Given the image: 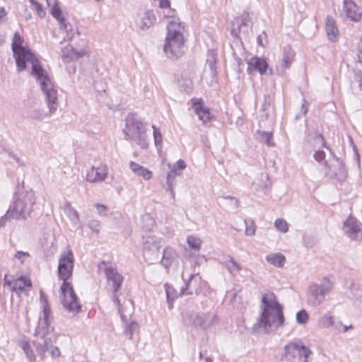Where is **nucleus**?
<instances>
[{
    "instance_id": "nucleus-62",
    "label": "nucleus",
    "mask_w": 362,
    "mask_h": 362,
    "mask_svg": "<svg viewBox=\"0 0 362 362\" xmlns=\"http://www.w3.org/2000/svg\"><path fill=\"white\" fill-rule=\"evenodd\" d=\"M301 110L303 111V115H305L308 112V107L306 105V101L304 100V103L302 105Z\"/></svg>"
},
{
    "instance_id": "nucleus-44",
    "label": "nucleus",
    "mask_w": 362,
    "mask_h": 362,
    "mask_svg": "<svg viewBox=\"0 0 362 362\" xmlns=\"http://www.w3.org/2000/svg\"><path fill=\"white\" fill-rule=\"evenodd\" d=\"M175 171V169H173L168 174V176H167V185H168V187H167V191H169L170 195H171V197L173 199H175V192L173 190V180H171V177H172V174L174 173Z\"/></svg>"
},
{
    "instance_id": "nucleus-40",
    "label": "nucleus",
    "mask_w": 362,
    "mask_h": 362,
    "mask_svg": "<svg viewBox=\"0 0 362 362\" xmlns=\"http://www.w3.org/2000/svg\"><path fill=\"white\" fill-rule=\"evenodd\" d=\"M59 29L63 33H66V35L64 37V40H71L74 37V31L72 29L71 25L66 22V21H64V27H62L61 25H59Z\"/></svg>"
},
{
    "instance_id": "nucleus-14",
    "label": "nucleus",
    "mask_w": 362,
    "mask_h": 362,
    "mask_svg": "<svg viewBox=\"0 0 362 362\" xmlns=\"http://www.w3.org/2000/svg\"><path fill=\"white\" fill-rule=\"evenodd\" d=\"M327 170L325 173L326 176L336 179L340 182L344 181L346 177V170L343 162L337 158L334 157L329 163L325 162Z\"/></svg>"
},
{
    "instance_id": "nucleus-41",
    "label": "nucleus",
    "mask_w": 362,
    "mask_h": 362,
    "mask_svg": "<svg viewBox=\"0 0 362 362\" xmlns=\"http://www.w3.org/2000/svg\"><path fill=\"white\" fill-rule=\"evenodd\" d=\"M189 247L195 250H199L201 247L202 240L194 235L189 236L187 240Z\"/></svg>"
},
{
    "instance_id": "nucleus-21",
    "label": "nucleus",
    "mask_w": 362,
    "mask_h": 362,
    "mask_svg": "<svg viewBox=\"0 0 362 362\" xmlns=\"http://www.w3.org/2000/svg\"><path fill=\"white\" fill-rule=\"evenodd\" d=\"M342 14L353 21H358L361 13L357 5L352 0H344L342 6Z\"/></svg>"
},
{
    "instance_id": "nucleus-25",
    "label": "nucleus",
    "mask_w": 362,
    "mask_h": 362,
    "mask_svg": "<svg viewBox=\"0 0 362 362\" xmlns=\"http://www.w3.org/2000/svg\"><path fill=\"white\" fill-rule=\"evenodd\" d=\"M325 30L327 38L332 42H336L339 37V30L334 18L327 16L325 21Z\"/></svg>"
},
{
    "instance_id": "nucleus-10",
    "label": "nucleus",
    "mask_w": 362,
    "mask_h": 362,
    "mask_svg": "<svg viewBox=\"0 0 362 362\" xmlns=\"http://www.w3.org/2000/svg\"><path fill=\"white\" fill-rule=\"evenodd\" d=\"M284 357L288 362H308L310 349L300 342L292 341L285 345Z\"/></svg>"
},
{
    "instance_id": "nucleus-16",
    "label": "nucleus",
    "mask_w": 362,
    "mask_h": 362,
    "mask_svg": "<svg viewBox=\"0 0 362 362\" xmlns=\"http://www.w3.org/2000/svg\"><path fill=\"white\" fill-rule=\"evenodd\" d=\"M51 313V308L47 303H45L43 305L42 313L40 317L39 324L36 329V335L43 338L49 333L52 329L49 325L52 320Z\"/></svg>"
},
{
    "instance_id": "nucleus-4",
    "label": "nucleus",
    "mask_w": 362,
    "mask_h": 362,
    "mask_svg": "<svg viewBox=\"0 0 362 362\" xmlns=\"http://www.w3.org/2000/svg\"><path fill=\"white\" fill-rule=\"evenodd\" d=\"M185 26L178 18L172 16L167 25V34L163 47L164 52L169 58H180L185 52L184 37Z\"/></svg>"
},
{
    "instance_id": "nucleus-49",
    "label": "nucleus",
    "mask_w": 362,
    "mask_h": 362,
    "mask_svg": "<svg viewBox=\"0 0 362 362\" xmlns=\"http://www.w3.org/2000/svg\"><path fill=\"white\" fill-rule=\"evenodd\" d=\"M30 254L27 252L23 251H17L14 255V257L19 259L21 264H23L25 262V259L28 257Z\"/></svg>"
},
{
    "instance_id": "nucleus-43",
    "label": "nucleus",
    "mask_w": 362,
    "mask_h": 362,
    "mask_svg": "<svg viewBox=\"0 0 362 362\" xmlns=\"http://www.w3.org/2000/svg\"><path fill=\"white\" fill-rule=\"evenodd\" d=\"M274 226L278 230L282 233H286L288 230L287 222L282 218L276 219L274 222Z\"/></svg>"
},
{
    "instance_id": "nucleus-3",
    "label": "nucleus",
    "mask_w": 362,
    "mask_h": 362,
    "mask_svg": "<svg viewBox=\"0 0 362 362\" xmlns=\"http://www.w3.org/2000/svg\"><path fill=\"white\" fill-rule=\"evenodd\" d=\"M23 43L24 40L21 35L18 33H14L11 47L18 71L30 68V74L33 76L47 74L40 65L38 59Z\"/></svg>"
},
{
    "instance_id": "nucleus-46",
    "label": "nucleus",
    "mask_w": 362,
    "mask_h": 362,
    "mask_svg": "<svg viewBox=\"0 0 362 362\" xmlns=\"http://www.w3.org/2000/svg\"><path fill=\"white\" fill-rule=\"evenodd\" d=\"M272 102V98H271L270 95H264V101L261 106V111L262 112H267V110H268L269 108L270 107Z\"/></svg>"
},
{
    "instance_id": "nucleus-1",
    "label": "nucleus",
    "mask_w": 362,
    "mask_h": 362,
    "mask_svg": "<svg viewBox=\"0 0 362 362\" xmlns=\"http://www.w3.org/2000/svg\"><path fill=\"white\" fill-rule=\"evenodd\" d=\"M260 310V315L253 325L255 332L269 334L284 326L283 306L273 292L268 291L262 295Z\"/></svg>"
},
{
    "instance_id": "nucleus-42",
    "label": "nucleus",
    "mask_w": 362,
    "mask_h": 362,
    "mask_svg": "<svg viewBox=\"0 0 362 362\" xmlns=\"http://www.w3.org/2000/svg\"><path fill=\"white\" fill-rule=\"evenodd\" d=\"M245 235L253 236L255 234L256 231V226L253 221L252 220H245Z\"/></svg>"
},
{
    "instance_id": "nucleus-36",
    "label": "nucleus",
    "mask_w": 362,
    "mask_h": 362,
    "mask_svg": "<svg viewBox=\"0 0 362 362\" xmlns=\"http://www.w3.org/2000/svg\"><path fill=\"white\" fill-rule=\"evenodd\" d=\"M20 346L24 351L28 361L30 362H35V356L33 353V349H31L30 344L26 341H21L20 342Z\"/></svg>"
},
{
    "instance_id": "nucleus-9",
    "label": "nucleus",
    "mask_w": 362,
    "mask_h": 362,
    "mask_svg": "<svg viewBox=\"0 0 362 362\" xmlns=\"http://www.w3.org/2000/svg\"><path fill=\"white\" fill-rule=\"evenodd\" d=\"M332 287V282L327 278H324L320 284L310 286L307 292L308 303L314 307L320 305Z\"/></svg>"
},
{
    "instance_id": "nucleus-56",
    "label": "nucleus",
    "mask_w": 362,
    "mask_h": 362,
    "mask_svg": "<svg viewBox=\"0 0 362 362\" xmlns=\"http://www.w3.org/2000/svg\"><path fill=\"white\" fill-rule=\"evenodd\" d=\"M137 324L136 322H132L126 329V332H129V338H132V332L137 329Z\"/></svg>"
},
{
    "instance_id": "nucleus-17",
    "label": "nucleus",
    "mask_w": 362,
    "mask_h": 362,
    "mask_svg": "<svg viewBox=\"0 0 362 362\" xmlns=\"http://www.w3.org/2000/svg\"><path fill=\"white\" fill-rule=\"evenodd\" d=\"M349 238L354 240H362V229L361 223L354 217L349 216L344 223L343 228Z\"/></svg>"
},
{
    "instance_id": "nucleus-61",
    "label": "nucleus",
    "mask_w": 362,
    "mask_h": 362,
    "mask_svg": "<svg viewBox=\"0 0 362 362\" xmlns=\"http://www.w3.org/2000/svg\"><path fill=\"white\" fill-rule=\"evenodd\" d=\"M7 14V12L5 10V8L4 7H0V21L4 17L6 16Z\"/></svg>"
},
{
    "instance_id": "nucleus-12",
    "label": "nucleus",
    "mask_w": 362,
    "mask_h": 362,
    "mask_svg": "<svg viewBox=\"0 0 362 362\" xmlns=\"http://www.w3.org/2000/svg\"><path fill=\"white\" fill-rule=\"evenodd\" d=\"M134 21L137 31H146L156 23V16L153 10L140 11L134 16Z\"/></svg>"
},
{
    "instance_id": "nucleus-63",
    "label": "nucleus",
    "mask_w": 362,
    "mask_h": 362,
    "mask_svg": "<svg viewBox=\"0 0 362 362\" xmlns=\"http://www.w3.org/2000/svg\"><path fill=\"white\" fill-rule=\"evenodd\" d=\"M257 42H258V44L261 46H263V44H262V35H259L257 37Z\"/></svg>"
},
{
    "instance_id": "nucleus-6",
    "label": "nucleus",
    "mask_w": 362,
    "mask_h": 362,
    "mask_svg": "<svg viewBox=\"0 0 362 362\" xmlns=\"http://www.w3.org/2000/svg\"><path fill=\"white\" fill-rule=\"evenodd\" d=\"M98 269L99 272L104 273L107 280V286L112 291V300L117 306L121 318L124 320L126 316L117 296V291L121 288L124 276L118 272L116 264L112 262L101 261L98 264Z\"/></svg>"
},
{
    "instance_id": "nucleus-33",
    "label": "nucleus",
    "mask_w": 362,
    "mask_h": 362,
    "mask_svg": "<svg viewBox=\"0 0 362 362\" xmlns=\"http://www.w3.org/2000/svg\"><path fill=\"white\" fill-rule=\"evenodd\" d=\"M266 260L269 264L276 267H282L285 262L286 258L281 253L277 252L267 255Z\"/></svg>"
},
{
    "instance_id": "nucleus-26",
    "label": "nucleus",
    "mask_w": 362,
    "mask_h": 362,
    "mask_svg": "<svg viewBox=\"0 0 362 362\" xmlns=\"http://www.w3.org/2000/svg\"><path fill=\"white\" fill-rule=\"evenodd\" d=\"M129 168L134 174L142 177L146 180H148L152 177V172L139 163L131 161L129 163Z\"/></svg>"
},
{
    "instance_id": "nucleus-5",
    "label": "nucleus",
    "mask_w": 362,
    "mask_h": 362,
    "mask_svg": "<svg viewBox=\"0 0 362 362\" xmlns=\"http://www.w3.org/2000/svg\"><path fill=\"white\" fill-rule=\"evenodd\" d=\"M34 77L45 95L49 112H45L40 108H33L29 110L28 115L31 119L42 120L45 118L50 117L57 110L59 105L58 94L48 74Z\"/></svg>"
},
{
    "instance_id": "nucleus-58",
    "label": "nucleus",
    "mask_w": 362,
    "mask_h": 362,
    "mask_svg": "<svg viewBox=\"0 0 362 362\" xmlns=\"http://www.w3.org/2000/svg\"><path fill=\"white\" fill-rule=\"evenodd\" d=\"M315 141L321 144V145L328 149L324 140V137L321 134H318L315 136Z\"/></svg>"
},
{
    "instance_id": "nucleus-38",
    "label": "nucleus",
    "mask_w": 362,
    "mask_h": 362,
    "mask_svg": "<svg viewBox=\"0 0 362 362\" xmlns=\"http://www.w3.org/2000/svg\"><path fill=\"white\" fill-rule=\"evenodd\" d=\"M51 339H45L42 344H37L36 345V349L39 355L41 356L42 358L45 356L46 351L49 350V347H51Z\"/></svg>"
},
{
    "instance_id": "nucleus-2",
    "label": "nucleus",
    "mask_w": 362,
    "mask_h": 362,
    "mask_svg": "<svg viewBox=\"0 0 362 362\" xmlns=\"http://www.w3.org/2000/svg\"><path fill=\"white\" fill-rule=\"evenodd\" d=\"M74 262V255L71 250L62 253L59 259L58 276L63 281L60 287V300L66 310L75 315L81 310V305L71 284L67 282L72 275Z\"/></svg>"
},
{
    "instance_id": "nucleus-15",
    "label": "nucleus",
    "mask_w": 362,
    "mask_h": 362,
    "mask_svg": "<svg viewBox=\"0 0 362 362\" xmlns=\"http://www.w3.org/2000/svg\"><path fill=\"white\" fill-rule=\"evenodd\" d=\"M190 320L195 327L207 329L216 322V316L213 313H195L190 315Z\"/></svg>"
},
{
    "instance_id": "nucleus-48",
    "label": "nucleus",
    "mask_w": 362,
    "mask_h": 362,
    "mask_svg": "<svg viewBox=\"0 0 362 362\" xmlns=\"http://www.w3.org/2000/svg\"><path fill=\"white\" fill-rule=\"evenodd\" d=\"M95 207L97 210V213L100 216H106L107 215V211H108L107 206H105L104 204H95Z\"/></svg>"
},
{
    "instance_id": "nucleus-57",
    "label": "nucleus",
    "mask_w": 362,
    "mask_h": 362,
    "mask_svg": "<svg viewBox=\"0 0 362 362\" xmlns=\"http://www.w3.org/2000/svg\"><path fill=\"white\" fill-rule=\"evenodd\" d=\"M335 328L340 332H346L348 331L349 329L353 328V327H352V325H349V326L343 325L341 324V322H339V324L335 325Z\"/></svg>"
},
{
    "instance_id": "nucleus-52",
    "label": "nucleus",
    "mask_w": 362,
    "mask_h": 362,
    "mask_svg": "<svg viewBox=\"0 0 362 362\" xmlns=\"http://www.w3.org/2000/svg\"><path fill=\"white\" fill-rule=\"evenodd\" d=\"M52 356V358H57L60 355V351L58 347L52 346L51 343V347H49V350L48 351Z\"/></svg>"
},
{
    "instance_id": "nucleus-37",
    "label": "nucleus",
    "mask_w": 362,
    "mask_h": 362,
    "mask_svg": "<svg viewBox=\"0 0 362 362\" xmlns=\"http://www.w3.org/2000/svg\"><path fill=\"white\" fill-rule=\"evenodd\" d=\"M319 325L323 328H328L334 325V317L330 313H327L319 320Z\"/></svg>"
},
{
    "instance_id": "nucleus-64",
    "label": "nucleus",
    "mask_w": 362,
    "mask_h": 362,
    "mask_svg": "<svg viewBox=\"0 0 362 362\" xmlns=\"http://www.w3.org/2000/svg\"><path fill=\"white\" fill-rule=\"evenodd\" d=\"M358 59H359L360 62L362 63V49L360 50V52H359Z\"/></svg>"
},
{
    "instance_id": "nucleus-22",
    "label": "nucleus",
    "mask_w": 362,
    "mask_h": 362,
    "mask_svg": "<svg viewBox=\"0 0 362 362\" xmlns=\"http://www.w3.org/2000/svg\"><path fill=\"white\" fill-rule=\"evenodd\" d=\"M247 71L249 74H252L255 71H257L262 75L266 72L268 67L267 61L257 57L250 58L247 60Z\"/></svg>"
},
{
    "instance_id": "nucleus-13",
    "label": "nucleus",
    "mask_w": 362,
    "mask_h": 362,
    "mask_svg": "<svg viewBox=\"0 0 362 362\" xmlns=\"http://www.w3.org/2000/svg\"><path fill=\"white\" fill-rule=\"evenodd\" d=\"M252 29L251 18L248 13H243L241 16L235 18L232 22V28L230 33L238 37L240 33L247 35Z\"/></svg>"
},
{
    "instance_id": "nucleus-20",
    "label": "nucleus",
    "mask_w": 362,
    "mask_h": 362,
    "mask_svg": "<svg viewBox=\"0 0 362 362\" xmlns=\"http://www.w3.org/2000/svg\"><path fill=\"white\" fill-rule=\"evenodd\" d=\"M192 108L194 113L198 116L199 120L204 124L209 121L211 113L208 107L204 106V102L200 98L192 99Z\"/></svg>"
},
{
    "instance_id": "nucleus-50",
    "label": "nucleus",
    "mask_w": 362,
    "mask_h": 362,
    "mask_svg": "<svg viewBox=\"0 0 362 362\" xmlns=\"http://www.w3.org/2000/svg\"><path fill=\"white\" fill-rule=\"evenodd\" d=\"M88 226L92 230L96 233H98L100 228V222L97 220H91L88 223Z\"/></svg>"
},
{
    "instance_id": "nucleus-30",
    "label": "nucleus",
    "mask_w": 362,
    "mask_h": 362,
    "mask_svg": "<svg viewBox=\"0 0 362 362\" xmlns=\"http://www.w3.org/2000/svg\"><path fill=\"white\" fill-rule=\"evenodd\" d=\"M176 257L175 252L170 247H166L163 251V258L160 263L165 267L168 268Z\"/></svg>"
},
{
    "instance_id": "nucleus-27",
    "label": "nucleus",
    "mask_w": 362,
    "mask_h": 362,
    "mask_svg": "<svg viewBox=\"0 0 362 362\" xmlns=\"http://www.w3.org/2000/svg\"><path fill=\"white\" fill-rule=\"evenodd\" d=\"M46 1L49 6H52L50 12L53 17L58 21L59 24L61 25L62 27H64V21H66V19L63 16L62 11L59 6L57 1L46 0Z\"/></svg>"
},
{
    "instance_id": "nucleus-24",
    "label": "nucleus",
    "mask_w": 362,
    "mask_h": 362,
    "mask_svg": "<svg viewBox=\"0 0 362 362\" xmlns=\"http://www.w3.org/2000/svg\"><path fill=\"white\" fill-rule=\"evenodd\" d=\"M6 284L12 286V290L18 292V293L25 291V288H30L32 287L31 281L23 276L13 281H6Z\"/></svg>"
},
{
    "instance_id": "nucleus-47",
    "label": "nucleus",
    "mask_w": 362,
    "mask_h": 362,
    "mask_svg": "<svg viewBox=\"0 0 362 362\" xmlns=\"http://www.w3.org/2000/svg\"><path fill=\"white\" fill-rule=\"evenodd\" d=\"M152 128L153 129V138L154 143L156 146L161 144L162 142V136L161 133L154 125H152Z\"/></svg>"
},
{
    "instance_id": "nucleus-39",
    "label": "nucleus",
    "mask_w": 362,
    "mask_h": 362,
    "mask_svg": "<svg viewBox=\"0 0 362 362\" xmlns=\"http://www.w3.org/2000/svg\"><path fill=\"white\" fill-rule=\"evenodd\" d=\"M143 228L146 230H151L155 226L154 219L149 215L145 214L141 218Z\"/></svg>"
},
{
    "instance_id": "nucleus-28",
    "label": "nucleus",
    "mask_w": 362,
    "mask_h": 362,
    "mask_svg": "<svg viewBox=\"0 0 362 362\" xmlns=\"http://www.w3.org/2000/svg\"><path fill=\"white\" fill-rule=\"evenodd\" d=\"M197 277L196 275H192L189 282L186 284L185 286L180 287L178 291L173 288L175 292L173 297H178L181 295H192L194 292H197L196 288L193 287V282L196 280Z\"/></svg>"
},
{
    "instance_id": "nucleus-19",
    "label": "nucleus",
    "mask_w": 362,
    "mask_h": 362,
    "mask_svg": "<svg viewBox=\"0 0 362 362\" xmlns=\"http://www.w3.org/2000/svg\"><path fill=\"white\" fill-rule=\"evenodd\" d=\"M107 172L106 165L93 166L87 170L86 179L91 183L101 182L107 177Z\"/></svg>"
},
{
    "instance_id": "nucleus-23",
    "label": "nucleus",
    "mask_w": 362,
    "mask_h": 362,
    "mask_svg": "<svg viewBox=\"0 0 362 362\" xmlns=\"http://www.w3.org/2000/svg\"><path fill=\"white\" fill-rule=\"evenodd\" d=\"M86 52L84 49L76 51L74 47L68 45L62 49V59L64 63L77 60L86 55Z\"/></svg>"
},
{
    "instance_id": "nucleus-35",
    "label": "nucleus",
    "mask_w": 362,
    "mask_h": 362,
    "mask_svg": "<svg viewBox=\"0 0 362 362\" xmlns=\"http://www.w3.org/2000/svg\"><path fill=\"white\" fill-rule=\"evenodd\" d=\"M258 139L268 146H274L272 132L259 131L257 133Z\"/></svg>"
},
{
    "instance_id": "nucleus-32",
    "label": "nucleus",
    "mask_w": 362,
    "mask_h": 362,
    "mask_svg": "<svg viewBox=\"0 0 362 362\" xmlns=\"http://www.w3.org/2000/svg\"><path fill=\"white\" fill-rule=\"evenodd\" d=\"M223 264L232 276H235L242 269L240 264L230 256H228V259L224 262Z\"/></svg>"
},
{
    "instance_id": "nucleus-60",
    "label": "nucleus",
    "mask_w": 362,
    "mask_h": 362,
    "mask_svg": "<svg viewBox=\"0 0 362 362\" xmlns=\"http://www.w3.org/2000/svg\"><path fill=\"white\" fill-rule=\"evenodd\" d=\"M177 168L180 169V170H183L186 167V165H185V163L184 160H179L177 162Z\"/></svg>"
},
{
    "instance_id": "nucleus-45",
    "label": "nucleus",
    "mask_w": 362,
    "mask_h": 362,
    "mask_svg": "<svg viewBox=\"0 0 362 362\" xmlns=\"http://www.w3.org/2000/svg\"><path fill=\"white\" fill-rule=\"evenodd\" d=\"M308 320V315L305 310H301L296 314V320L299 324H305Z\"/></svg>"
},
{
    "instance_id": "nucleus-55",
    "label": "nucleus",
    "mask_w": 362,
    "mask_h": 362,
    "mask_svg": "<svg viewBox=\"0 0 362 362\" xmlns=\"http://www.w3.org/2000/svg\"><path fill=\"white\" fill-rule=\"evenodd\" d=\"M226 199H228L230 201V206L233 209H237L239 206V201L238 199L231 197H226Z\"/></svg>"
},
{
    "instance_id": "nucleus-18",
    "label": "nucleus",
    "mask_w": 362,
    "mask_h": 362,
    "mask_svg": "<svg viewBox=\"0 0 362 362\" xmlns=\"http://www.w3.org/2000/svg\"><path fill=\"white\" fill-rule=\"evenodd\" d=\"M252 187L256 194H266L272 187V182L268 173H261L252 182Z\"/></svg>"
},
{
    "instance_id": "nucleus-34",
    "label": "nucleus",
    "mask_w": 362,
    "mask_h": 362,
    "mask_svg": "<svg viewBox=\"0 0 362 362\" xmlns=\"http://www.w3.org/2000/svg\"><path fill=\"white\" fill-rule=\"evenodd\" d=\"M178 87L180 91L190 93L193 88V83L192 79L186 75H181L178 79Z\"/></svg>"
},
{
    "instance_id": "nucleus-51",
    "label": "nucleus",
    "mask_w": 362,
    "mask_h": 362,
    "mask_svg": "<svg viewBox=\"0 0 362 362\" xmlns=\"http://www.w3.org/2000/svg\"><path fill=\"white\" fill-rule=\"evenodd\" d=\"M11 217H12V216H11V210L9 209L7 211L6 214L0 219V228L4 227L9 221Z\"/></svg>"
},
{
    "instance_id": "nucleus-8",
    "label": "nucleus",
    "mask_w": 362,
    "mask_h": 362,
    "mask_svg": "<svg viewBox=\"0 0 362 362\" xmlns=\"http://www.w3.org/2000/svg\"><path fill=\"white\" fill-rule=\"evenodd\" d=\"M35 202V197L32 191L20 194L10 209L11 216L16 219L27 218L33 211Z\"/></svg>"
},
{
    "instance_id": "nucleus-7",
    "label": "nucleus",
    "mask_w": 362,
    "mask_h": 362,
    "mask_svg": "<svg viewBox=\"0 0 362 362\" xmlns=\"http://www.w3.org/2000/svg\"><path fill=\"white\" fill-rule=\"evenodd\" d=\"M126 139L132 140L141 148H147L148 136L145 124L135 115L129 114L125 117V127L123 129Z\"/></svg>"
},
{
    "instance_id": "nucleus-54",
    "label": "nucleus",
    "mask_w": 362,
    "mask_h": 362,
    "mask_svg": "<svg viewBox=\"0 0 362 362\" xmlns=\"http://www.w3.org/2000/svg\"><path fill=\"white\" fill-rule=\"evenodd\" d=\"M325 156V153L323 151H317L313 155L314 158L318 162L323 160Z\"/></svg>"
},
{
    "instance_id": "nucleus-29",
    "label": "nucleus",
    "mask_w": 362,
    "mask_h": 362,
    "mask_svg": "<svg viewBox=\"0 0 362 362\" xmlns=\"http://www.w3.org/2000/svg\"><path fill=\"white\" fill-rule=\"evenodd\" d=\"M294 56L295 54L290 46L284 47L281 58V66L286 69L289 68L294 59Z\"/></svg>"
},
{
    "instance_id": "nucleus-11",
    "label": "nucleus",
    "mask_w": 362,
    "mask_h": 362,
    "mask_svg": "<svg viewBox=\"0 0 362 362\" xmlns=\"http://www.w3.org/2000/svg\"><path fill=\"white\" fill-rule=\"evenodd\" d=\"M163 246V240L153 235L144 236L143 250L146 262L153 264L160 258V249Z\"/></svg>"
},
{
    "instance_id": "nucleus-31",
    "label": "nucleus",
    "mask_w": 362,
    "mask_h": 362,
    "mask_svg": "<svg viewBox=\"0 0 362 362\" xmlns=\"http://www.w3.org/2000/svg\"><path fill=\"white\" fill-rule=\"evenodd\" d=\"M64 214L68 216L70 221L76 225L79 223V216L78 212L71 206V204L67 202L63 206Z\"/></svg>"
},
{
    "instance_id": "nucleus-53",
    "label": "nucleus",
    "mask_w": 362,
    "mask_h": 362,
    "mask_svg": "<svg viewBox=\"0 0 362 362\" xmlns=\"http://www.w3.org/2000/svg\"><path fill=\"white\" fill-rule=\"evenodd\" d=\"M37 12V14L41 17V18H43L45 14H46V12L45 11V10L43 9L42 8V6L39 3V2H36L34 5Z\"/></svg>"
},
{
    "instance_id": "nucleus-59",
    "label": "nucleus",
    "mask_w": 362,
    "mask_h": 362,
    "mask_svg": "<svg viewBox=\"0 0 362 362\" xmlns=\"http://www.w3.org/2000/svg\"><path fill=\"white\" fill-rule=\"evenodd\" d=\"M159 6L160 8H168L170 6V1L168 0H159Z\"/></svg>"
}]
</instances>
